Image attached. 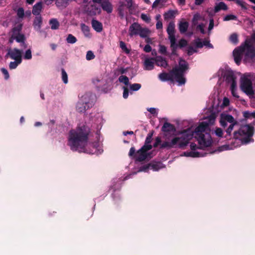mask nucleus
Wrapping results in <instances>:
<instances>
[{"mask_svg": "<svg viewBox=\"0 0 255 255\" xmlns=\"http://www.w3.org/2000/svg\"><path fill=\"white\" fill-rule=\"evenodd\" d=\"M90 128L85 124L79 125L75 129L69 132L68 145L74 151L86 152V147L88 144Z\"/></svg>", "mask_w": 255, "mask_h": 255, "instance_id": "obj_1", "label": "nucleus"}, {"mask_svg": "<svg viewBox=\"0 0 255 255\" xmlns=\"http://www.w3.org/2000/svg\"><path fill=\"white\" fill-rule=\"evenodd\" d=\"M237 18V16L233 14L227 15L224 18V21H229L231 20H236Z\"/></svg>", "mask_w": 255, "mask_h": 255, "instance_id": "obj_53", "label": "nucleus"}, {"mask_svg": "<svg viewBox=\"0 0 255 255\" xmlns=\"http://www.w3.org/2000/svg\"><path fill=\"white\" fill-rule=\"evenodd\" d=\"M120 47L126 53L129 54L130 53V50L127 47L126 44L124 41L120 42Z\"/></svg>", "mask_w": 255, "mask_h": 255, "instance_id": "obj_44", "label": "nucleus"}, {"mask_svg": "<svg viewBox=\"0 0 255 255\" xmlns=\"http://www.w3.org/2000/svg\"><path fill=\"white\" fill-rule=\"evenodd\" d=\"M238 125V122L234 123L232 124H230L229 127L226 129V135L225 136V137L226 139H231L232 138V131H233L234 128L235 126Z\"/></svg>", "mask_w": 255, "mask_h": 255, "instance_id": "obj_24", "label": "nucleus"}, {"mask_svg": "<svg viewBox=\"0 0 255 255\" xmlns=\"http://www.w3.org/2000/svg\"><path fill=\"white\" fill-rule=\"evenodd\" d=\"M95 58V55L92 51H88L86 54V59L90 60L93 59Z\"/></svg>", "mask_w": 255, "mask_h": 255, "instance_id": "obj_55", "label": "nucleus"}, {"mask_svg": "<svg viewBox=\"0 0 255 255\" xmlns=\"http://www.w3.org/2000/svg\"><path fill=\"white\" fill-rule=\"evenodd\" d=\"M232 83L231 87V90L232 92V95L236 97V98H239V96L238 95L237 92V89H236V81H232Z\"/></svg>", "mask_w": 255, "mask_h": 255, "instance_id": "obj_36", "label": "nucleus"}, {"mask_svg": "<svg viewBox=\"0 0 255 255\" xmlns=\"http://www.w3.org/2000/svg\"><path fill=\"white\" fill-rule=\"evenodd\" d=\"M152 148V146L150 144H146L144 143V144L140 148V149L143 150L144 151L147 152V151L151 149Z\"/></svg>", "mask_w": 255, "mask_h": 255, "instance_id": "obj_50", "label": "nucleus"}, {"mask_svg": "<svg viewBox=\"0 0 255 255\" xmlns=\"http://www.w3.org/2000/svg\"><path fill=\"white\" fill-rule=\"evenodd\" d=\"M96 99L95 94L91 92H87L81 97V101L87 105L88 108H91L94 105Z\"/></svg>", "mask_w": 255, "mask_h": 255, "instance_id": "obj_8", "label": "nucleus"}, {"mask_svg": "<svg viewBox=\"0 0 255 255\" xmlns=\"http://www.w3.org/2000/svg\"><path fill=\"white\" fill-rule=\"evenodd\" d=\"M178 68L185 72L188 69V64L185 60H180Z\"/></svg>", "mask_w": 255, "mask_h": 255, "instance_id": "obj_32", "label": "nucleus"}, {"mask_svg": "<svg viewBox=\"0 0 255 255\" xmlns=\"http://www.w3.org/2000/svg\"><path fill=\"white\" fill-rule=\"evenodd\" d=\"M254 133L253 127L249 125H243L238 130L234 132L233 138L240 140L243 144H247L251 140Z\"/></svg>", "mask_w": 255, "mask_h": 255, "instance_id": "obj_5", "label": "nucleus"}, {"mask_svg": "<svg viewBox=\"0 0 255 255\" xmlns=\"http://www.w3.org/2000/svg\"><path fill=\"white\" fill-rule=\"evenodd\" d=\"M150 165V169L153 171H158L159 169L162 167V164L160 162L149 163Z\"/></svg>", "mask_w": 255, "mask_h": 255, "instance_id": "obj_34", "label": "nucleus"}, {"mask_svg": "<svg viewBox=\"0 0 255 255\" xmlns=\"http://www.w3.org/2000/svg\"><path fill=\"white\" fill-rule=\"evenodd\" d=\"M196 51V50H195L192 46H190L188 48L187 54L188 55L190 56Z\"/></svg>", "mask_w": 255, "mask_h": 255, "instance_id": "obj_61", "label": "nucleus"}, {"mask_svg": "<svg viewBox=\"0 0 255 255\" xmlns=\"http://www.w3.org/2000/svg\"><path fill=\"white\" fill-rule=\"evenodd\" d=\"M214 118H211L209 120V123L206 122H201L199 126L196 127L194 132L190 130H185L191 132V133H193V136L194 135V133L195 134V136L202 148L209 147L211 145L212 143L211 137L209 133V131H210L209 124H213L214 122Z\"/></svg>", "mask_w": 255, "mask_h": 255, "instance_id": "obj_3", "label": "nucleus"}, {"mask_svg": "<svg viewBox=\"0 0 255 255\" xmlns=\"http://www.w3.org/2000/svg\"><path fill=\"white\" fill-rule=\"evenodd\" d=\"M129 88L130 90L133 91H136L138 90L141 88V85L140 84L137 83L130 84Z\"/></svg>", "mask_w": 255, "mask_h": 255, "instance_id": "obj_47", "label": "nucleus"}, {"mask_svg": "<svg viewBox=\"0 0 255 255\" xmlns=\"http://www.w3.org/2000/svg\"><path fill=\"white\" fill-rule=\"evenodd\" d=\"M197 29L200 30L202 34H204L205 32L203 24H199L197 26Z\"/></svg>", "mask_w": 255, "mask_h": 255, "instance_id": "obj_64", "label": "nucleus"}, {"mask_svg": "<svg viewBox=\"0 0 255 255\" xmlns=\"http://www.w3.org/2000/svg\"><path fill=\"white\" fill-rule=\"evenodd\" d=\"M154 59L155 64L158 66L165 68L168 65L165 59L161 56H157L156 58H154Z\"/></svg>", "mask_w": 255, "mask_h": 255, "instance_id": "obj_22", "label": "nucleus"}, {"mask_svg": "<svg viewBox=\"0 0 255 255\" xmlns=\"http://www.w3.org/2000/svg\"><path fill=\"white\" fill-rule=\"evenodd\" d=\"M215 134L219 137H222L223 135V131L221 128H216L215 131Z\"/></svg>", "mask_w": 255, "mask_h": 255, "instance_id": "obj_49", "label": "nucleus"}, {"mask_svg": "<svg viewBox=\"0 0 255 255\" xmlns=\"http://www.w3.org/2000/svg\"><path fill=\"white\" fill-rule=\"evenodd\" d=\"M21 63L20 61H14L13 62H10L9 65V68L10 69H15L17 66Z\"/></svg>", "mask_w": 255, "mask_h": 255, "instance_id": "obj_46", "label": "nucleus"}, {"mask_svg": "<svg viewBox=\"0 0 255 255\" xmlns=\"http://www.w3.org/2000/svg\"><path fill=\"white\" fill-rule=\"evenodd\" d=\"M17 15L19 18H23L24 15V9L22 7H20L17 11Z\"/></svg>", "mask_w": 255, "mask_h": 255, "instance_id": "obj_56", "label": "nucleus"}, {"mask_svg": "<svg viewBox=\"0 0 255 255\" xmlns=\"http://www.w3.org/2000/svg\"><path fill=\"white\" fill-rule=\"evenodd\" d=\"M178 68L185 72L188 69V64L185 60H180Z\"/></svg>", "mask_w": 255, "mask_h": 255, "instance_id": "obj_31", "label": "nucleus"}, {"mask_svg": "<svg viewBox=\"0 0 255 255\" xmlns=\"http://www.w3.org/2000/svg\"><path fill=\"white\" fill-rule=\"evenodd\" d=\"M141 25L137 22L133 23L129 27L128 34L130 37L137 35L139 33Z\"/></svg>", "mask_w": 255, "mask_h": 255, "instance_id": "obj_13", "label": "nucleus"}, {"mask_svg": "<svg viewBox=\"0 0 255 255\" xmlns=\"http://www.w3.org/2000/svg\"><path fill=\"white\" fill-rule=\"evenodd\" d=\"M178 45V47H180V48L185 47L187 45V41L185 39L182 38L179 41Z\"/></svg>", "mask_w": 255, "mask_h": 255, "instance_id": "obj_48", "label": "nucleus"}, {"mask_svg": "<svg viewBox=\"0 0 255 255\" xmlns=\"http://www.w3.org/2000/svg\"><path fill=\"white\" fill-rule=\"evenodd\" d=\"M81 28L84 35L86 37L89 36L90 34L89 27L84 23H82L81 24Z\"/></svg>", "mask_w": 255, "mask_h": 255, "instance_id": "obj_35", "label": "nucleus"}, {"mask_svg": "<svg viewBox=\"0 0 255 255\" xmlns=\"http://www.w3.org/2000/svg\"><path fill=\"white\" fill-rule=\"evenodd\" d=\"M227 9L228 6L225 2H220L215 6L214 12L217 13L221 10H226Z\"/></svg>", "mask_w": 255, "mask_h": 255, "instance_id": "obj_26", "label": "nucleus"}, {"mask_svg": "<svg viewBox=\"0 0 255 255\" xmlns=\"http://www.w3.org/2000/svg\"><path fill=\"white\" fill-rule=\"evenodd\" d=\"M51 28L53 30L58 29L60 26L59 21L56 18H52L49 21Z\"/></svg>", "mask_w": 255, "mask_h": 255, "instance_id": "obj_28", "label": "nucleus"}, {"mask_svg": "<svg viewBox=\"0 0 255 255\" xmlns=\"http://www.w3.org/2000/svg\"><path fill=\"white\" fill-rule=\"evenodd\" d=\"M42 2L39 1L37 2L33 6L32 10V14L36 16H40V12L42 11Z\"/></svg>", "mask_w": 255, "mask_h": 255, "instance_id": "obj_17", "label": "nucleus"}, {"mask_svg": "<svg viewBox=\"0 0 255 255\" xmlns=\"http://www.w3.org/2000/svg\"><path fill=\"white\" fill-rule=\"evenodd\" d=\"M150 154L151 152H146L140 148L135 153V149L134 147H131L128 152L129 157H134L136 161L139 162L144 161L148 157L150 158Z\"/></svg>", "mask_w": 255, "mask_h": 255, "instance_id": "obj_7", "label": "nucleus"}, {"mask_svg": "<svg viewBox=\"0 0 255 255\" xmlns=\"http://www.w3.org/2000/svg\"><path fill=\"white\" fill-rule=\"evenodd\" d=\"M154 58H147L144 61V69L147 70H151L153 69L155 63Z\"/></svg>", "mask_w": 255, "mask_h": 255, "instance_id": "obj_19", "label": "nucleus"}, {"mask_svg": "<svg viewBox=\"0 0 255 255\" xmlns=\"http://www.w3.org/2000/svg\"><path fill=\"white\" fill-rule=\"evenodd\" d=\"M237 122H238L235 120L232 115L228 114H222L221 116L220 124L223 128H225L227 126V123L232 124Z\"/></svg>", "mask_w": 255, "mask_h": 255, "instance_id": "obj_12", "label": "nucleus"}, {"mask_svg": "<svg viewBox=\"0 0 255 255\" xmlns=\"http://www.w3.org/2000/svg\"><path fill=\"white\" fill-rule=\"evenodd\" d=\"M161 140L159 136H157L155 138V142L153 144V146L154 147H157L161 143Z\"/></svg>", "mask_w": 255, "mask_h": 255, "instance_id": "obj_59", "label": "nucleus"}, {"mask_svg": "<svg viewBox=\"0 0 255 255\" xmlns=\"http://www.w3.org/2000/svg\"><path fill=\"white\" fill-rule=\"evenodd\" d=\"M42 17L41 16H36L33 21V26L35 28L39 29L42 24Z\"/></svg>", "mask_w": 255, "mask_h": 255, "instance_id": "obj_27", "label": "nucleus"}, {"mask_svg": "<svg viewBox=\"0 0 255 255\" xmlns=\"http://www.w3.org/2000/svg\"><path fill=\"white\" fill-rule=\"evenodd\" d=\"M11 38L15 39L16 42L21 43V45L26 47V45L25 43V37L24 34L19 33L14 36H11Z\"/></svg>", "mask_w": 255, "mask_h": 255, "instance_id": "obj_18", "label": "nucleus"}, {"mask_svg": "<svg viewBox=\"0 0 255 255\" xmlns=\"http://www.w3.org/2000/svg\"><path fill=\"white\" fill-rule=\"evenodd\" d=\"M236 2L237 4L241 6L243 8L247 9V7L245 6V2L240 0H236Z\"/></svg>", "mask_w": 255, "mask_h": 255, "instance_id": "obj_63", "label": "nucleus"}, {"mask_svg": "<svg viewBox=\"0 0 255 255\" xmlns=\"http://www.w3.org/2000/svg\"><path fill=\"white\" fill-rule=\"evenodd\" d=\"M123 90H124L123 98L124 99H127V98H128V93H129L128 89L126 87H123Z\"/></svg>", "mask_w": 255, "mask_h": 255, "instance_id": "obj_60", "label": "nucleus"}, {"mask_svg": "<svg viewBox=\"0 0 255 255\" xmlns=\"http://www.w3.org/2000/svg\"><path fill=\"white\" fill-rule=\"evenodd\" d=\"M22 51L17 48L9 49L5 57L9 56L11 59L15 61L22 62Z\"/></svg>", "mask_w": 255, "mask_h": 255, "instance_id": "obj_9", "label": "nucleus"}, {"mask_svg": "<svg viewBox=\"0 0 255 255\" xmlns=\"http://www.w3.org/2000/svg\"><path fill=\"white\" fill-rule=\"evenodd\" d=\"M193 137V133L190 131L184 130L179 137H175L171 141H164L160 145L161 148H168L178 147L183 149L189 143L190 140Z\"/></svg>", "mask_w": 255, "mask_h": 255, "instance_id": "obj_4", "label": "nucleus"}, {"mask_svg": "<svg viewBox=\"0 0 255 255\" xmlns=\"http://www.w3.org/2000/svg\"><path fill=\"white\" fill-rule=\"evenodd\" d=\"M77 39L75 36L73 35L72 34H69L66 38V41L68 43L74 44L76 43Z\"/></svg>", "mask_w": 255, "mask_h": 255, "instance_id": "obj_41", "label": "nucleus"}, {"mask_svg": "<svg viewBox=\"0 0 255 255\" xmlns=\"http://www.w3.org/2000/svg\"><path fill=\"white\" fill-rule=\"evenodd\" d=\"M218 73L220 77L219 80H236L238 78L239 80H251L253 78L254 76L249 73L242 74L240 72L233 71L229 68L220 69Z\"/></svg>", "mask_w": 255, "mask_h": 255, "instance_id": "obj_6", "label": "nucleus"}, {"mask_svg": "<svg viewBox=\"0 0 255 255\" xmlns=\"http://www.w3.org/2000/svg\"><path fill=\"white\" fill-rule=\"evenodd\" d=\"M244 53V62H251L255 60V46L250 39H246L244 43L233 51L234 60L238 65L240 64Z\"/></svg>", "mask_w": 255, "mask_h": 255, "instance_id": "obj_2", "label": "nucleus"}, {"mask_svg": "<svg viewBox=\"0 0 255 255\" xmlns=\"http://www.w3.org/2000/svg\"><path fill=\"white\" fill-rule=\"evenodd\" d=\"M161 130L164 132H169L171 131H174L175 130V127L171 124L165 122L164 123Z\"/></svg>", "mask_w": 255, "mask_h": 255, "instance_id": "obj_21", "label": "nucleus"}, {"mask_svg": "<svg viewBox=\"0 0 255 255\" xmlns=\"http://www.w3.org/2000/svg\"><path fill=\"white\" fill-rule=\"evenodd\" d=\"M92 26L93 29L98 32H100L103 30L102 23L96 19H92L91 22Z\"/></svg>", "mask_w": 255, "mask_h": 255, "instance_id": "obj_20", "label": "nucleus"}, {"mask_svg": "<svg viewBox=\"0 0 255 255\" xmlns=\"http://www.w3.org/2000/svg\"><path fill=\"white\" fill-rule=\"evenodd\" d=\"M21 29H22V25L21 24H18L16 26H14L12 29L11 36H14L16 34L20 33Z\"/></svg>", "mask_w": 255, "mask_h": 255, "instance_id": "obj_37", "label": "nucleus"}, {"mask_svg": "<svg viewBox=\"0 0 255 255\" xmlns=\"http://www.w3.org/2000/svg\"><path fill=\"white\" fill-rule=\"evenodd\" d=\"M184 71L178 67L173 68L171 71V75L175 77L176 80H185L184 77Z\"/></svg>", "mask_w": 255, "mask_h": 255, "instance_id": "obj_14", "label": "nucleus"}, {"mask_svg": "<svg viewBox=\"0 0 255 255\" xmlns=\"http://www.w3.org/2000/svg\"><path fill=\"white\" fill-rule=\"evenodd\" d=\"M170 47H171V50H172L171 54L175 55L176 54V50L178 48V45L176 42V40H174L173 43V41H170Z\"/></svg>", "mask_w": 255, "mask_h": 255, "instance_id": "obj_42", "label": "nucleus"}, {"mask_svg": "<svg viewBox=\"0 0 255 255\" xmlns=\"http://www.w3.org/2000/svg\"><path fill=\"white\" fill-rule=\"evenodd\" d=\"M101 5L103 10L106 11L108 13H111L113 11V5L109 0L103 1Z\"/></svg>", "mask_w": 255, "mask_h": 255, "instance_id": "obj_16", "label": "nucleus"}, {"mask_svg": "<svg viewBox=\"0 0 255 255\" xmlns=\"http://www.w3.org/2000/svg\"><path fill=\"white\" fill-rule=\"evenodd\" d=\"M68 3V0H56L55 4L59 8H65Z\"/></svg>", "mask_w": 255, "mask_h": 255, "instance_id": "obj_33", "label": "nucleus"}, {"mask_svg": "<svg viewBox=\"0 0 255 255\" xmlns=\"http://www.w3.org/2000/svg\"><path fill=\"white\" fill-rule=\"evenodd\" d=\"M167 32L168 34V38L170 41L174 42L176 40L175 36V25L174 23L170 22L167 28Z\"/></svg>", "mask_w": 255, "mask_h": 255, "instance_id": "obj_15", "label": "nucleus"}, {"mask_svg": "<svg viewBox=\"0 0 255 255\" xmlns=\"http://www.w3.org/2000/svg\"><path fill=\"white\" fill-rule=\"evenodd\" d=\"M154 130H152L148 134L146 137L145 142L146 144H150L152 141V136L154 133Z\"/></svg>", "mask_w": 255, "mask_h": 255, "instance_id": "obj_43", "label": "nucleus"}, {"mask_svg": "<svg viewBox=\"0 0 255 255\" xmlns=\"http://www.w3.org/2000/svg\"><path fill=\"white\" fill-rule=\"evenodd\" d=\"M125 3L123 2H120V4L118 8V14L121 19H123L125 17Z\"/></svg>", "mask_w": 255, "mask_h": 255, "instance_id": "obj_29", "label": "nucleus"}, {"mask_svg": "<svg viewBox=\"0 0 255 255\" xmlns=\"http://www.w3.org/2000/svg\"><path fill=\"white\" fill-rule=\"evenodd\" d=\"M97 88L99 91H101L104 93L108 92L112 89L111 84L108 81H96Z\"/></svg>", "mask_w": 255, "mask_h": 255, "instance_id": "obj_11", "label": "nucleus"}, {"mask_svg": "<svg viewBox=\"0 0 255 255\" xmlns=\"http://www.w3.org/2000/svg\"><path fill=\"white\" fill-rule=\"evenodd\" d=\"M150 34V30L147 28H143L141 26L138 35L142 38L147 37Z\"/></svg>", "mask_w": 255, "mask_h": 255, "instance_id": "obj_30", "label": "nucleus"}, {"mask_svg": "<svg viewBox=\"0 0 255 255\" xmlns=\"http://www.w3.org/2000/svg\"><path fill=\"white\" fill-rule=\"evenodd\" d=\"M175 11L173 10H169L164 14L165 19H169L175 17Z\"/></svg>", "mask_w": 255, "mask_h": 255, "instance_id": "obj_38", "label": "nucleus"}, {"mask_svg": "<svg viewBox=\"0 0 255 255\" xmlns=\"http://www.w3.org/2000/svg\"><path fill=\"white\" fill-rule=\"evenodd\" d=\"M1 71L2 72V74L4 75V79H7L9 78V74L7 70L5 68H1Z\"/></svg>", "mask_w": 255, "mask_h": 255, "instance_id": "obj_62", "label": "nucleus"}, {"mask_svg": "<svg viewBox=\"0 0 255 255\" xmlns=\"http://www.w3.org/2000/svg\"><path fill=\"white\" fill-rule=\"evenodd\" d=\"M159 52L163 55H167V48L163 45H159Z\"/></svg>", "mask_w": 255, "mask_h": 255, "instance_id": "obj_51", "label": "nucleus"}, {"mask_svg": "<svg viewBox=\"0 0 255 255\" xmlns=\"http://www.w3.org/2000/svg\"><path fill=\"white\" fill-rule=\"evenodd\" d=\"M184 154L185 156L187 157H199L200 153L197 151H187L184 152Z\"/></svg>", "mask_w": 255, "mask_h": 255, "instance_id": "obj_40", "label": "nucleus"}, {"mask_svg": "<svg viewBox=\"0 0 255 255\" xmlns=\"http://www.w3.org/2000/svg\"><path fill=\"white\" fill-rule=\"evenodd\" d=\"M150 163L141 166L139 169V171L146 172L149 169H150Z\"/></svg>", "mask_w": 255, "mask_h": 255, "instance_id": "obj_54", "label": "nucleus"}, {"mask_svg": "<svg viewBox=\"0 0 255 255\" xmlns=\"http://www.w3.org/2000/svg\"><path fill=\"white\" fill-rule=\"evenodd\" d=\"M188 27H189V23L187 22V21H181L179 23V26H178V28H179V30L180 31V32L182 34L183 33H185L188 28Z\"/></svg>", "mask_w": 255, "mask_h": 255, "instance_id": "obj_25", "label": "nucleus"}, {"mask_svg": "<svg viewBox=\"0 0 255 255\" xmlns=\"http://www.w3.org/2000/svg\"><path fill=\"white\" fill-rule=\"evenodd\" d=\"M230 40L231 42L235 44L238 43V36L236 33H233L230 37Z\"/></svg>", "mask_w": 255, "mask_h": 255, "instance_id": "obj_45", "label": "nucleus"}, {"mask_svg": "<svg viewBox=\"0 0 255 255\" xmlns=\"http://www.w3.org/2000/svg\"><path fill=\"white\" fill-rule=\"evenodd\" d=\"M89 109L87 105L85 104V103L82 102V101L78 102L76 106V110L80 113H84Z\"/></svg>", "mask_w": 255, "mask_h": 255, "instance_id": "obj_23", "label": "nucleus"}, {"mask_svg": "<svg viewBox=\"0 0 255 255\" xmlns=\"http://www.w3.org/2000/svg\"><path fill=\"white\" fill-rule=\"evenodd\" d=\"M32 58L31 51L30 49H27L24 55V59L29 60Z\"/></svg>", "mask_w": 255, "mask_h": 255, "instance_id": "obj_52", "label": "nucleus"}, {"mask_svg": "<svg viewBox=\"0 0 255 255\" xmlns=\"http://www.w3.org/2000/svg\"><path fill=\"white\" fill-rule=\"evenodd\" d=\"M168 82V84L170 85L171 87H172L174 85H177L178 86H182L185 84L186 81H167Z\"/></svg>", "mask_w": 255, "mask_h": 255, "instance_id": "obj_39", "label": "nucleus"}, {"mask_svg": "<svg viewBox=\"0 0 255 255\" xmlns=\"http://www.w3.org/2000/svg\"><path fill=\"white\" fill-rule=\"evenodd\" d=\"M196 47L198 48H201L203 47V42H201L200 38H197L195 41Z\"/></svg>", "mask_w": 255, "mask_h": 255, "instance_id": "obj_58", "label": "nucleus"}, {"mask_svg": "<svg viewBox=\"0 0 255 255\" xmlns=\"http://www.w3.org/2000/svg\"><path fill=\"white\" fill-rule=\"evenodd\" d=\"M141 18L147 23H149L150 21V17L146 14L142 13L140 15Z\"/></svg>", "mask_w": 255, "mask_h": 255, "instance_id": "obj_57", "label": "nucleus"}, {"mask_svg": "<svg viewBox=\"0 0 255 255\" xmlns=\"http://www.w3.org/2000/svg\"><path fill=\"white\" fill-rule=\"evenodd\" d=\"M241 89L248 95H253L254 91L252 81H241Z\"/></svg>", "mask_w": 255, "mask_h": 255, "instance_id": "obj_10", "label": "nucleus"}]
</instances>
